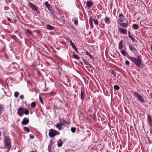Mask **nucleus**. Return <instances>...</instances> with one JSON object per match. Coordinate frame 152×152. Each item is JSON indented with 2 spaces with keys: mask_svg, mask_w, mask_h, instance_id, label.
Returning a JSON list of instances; mask_svg holds the SVG:
<instances>
[{
  "mask_svg": "<svg viewBox=\"0 0 152 152\" xmlns=\"http://www.w3.org/2000/svg\"><path fill=\"white\" fill-rule=\"evenodd\" d=\"M128 36L131 39L132 41L134 42H136L137 41L135 39L132 37L130 35V32L129 31L128 32Z\"/></svg>",
  "mask_w": 152,
  "mask_h": 152,
  "instance_id": "nucleus-17",
  "label": "nucleus"
},
{
  "mask_svg": "<svg viewBox=\"0 0 152 152\" xmlns=\"http://www.w3.org/2000/svg\"><path fill=\"white\" fill-rule=\"evenodd\" d=\"M69 41L70 42V44L72 46V48L73 49H75V48L76 47L74 45V43L72 42V41L71 40H69Z\"/></svg>",
  "mask_w": 152,
  "mask_h": 152,
  "instance_id": "nucleus-26",
  "label": "nucleus"
},
{
  "mask_svg": "<svg viewBox=\"0 0 152 152\" xmlns=\"http://www.w3.org/2000/svg\"><path fill=\"white\" fill-rule=\"evenodd\" d=\"M52 143H50L48 145V150H49V151H50V150H51V147H52Z\"/></svg>",
  "mask_w": 152,
  "mask_h": 152,
  "instance_id": "nucleus-35",
  "label": "nucleus"
},
{
  "mask_svg": "<svg viewBox=\"0 0 152 152\" xmlns=\"http://www.w3.org/2000/svg\"><path fill=\"white\" fill-rule=\"evenodd\" d=\"M89 23L91 28H93L94 27L93 24L92 22V19L91 17H90V19L89 20Z\"/></svg>",
  "mask_w": 152,
  "mask_h": 152,
  "instance_id": "nucleus-19",
  "label": "nucleus"
},
{
  "mask_svg": "<svg viewBox=\"0 0 152 152\" xmlns=\"http://www.w3.org/2000/svg\"><path fill=\"white\" fill-rule=\"evenodd\" d=\"M111 73L115 77L116 76V72L113 71H112Z\"/></svg>",
  "mask_w": 152,
  "mask_h": 152,
  "instance_id": "nucleus-44",
  "label": "nucleus"
},
{
  "mask_svg": "<svg viewBox=\"0 0 152 152\" xmlns=\"http://www.w3.org/2000/svg\"><path fill=\"white\" fill-rule=\"evenodd\" d=\"M23 129L24 131L27 132L28 133L29 132H30L29 129L27 127H24Z\"/></svg>",
  "mask_w": 152,
  "mask_h": 152,
  "instance_id": "nucleus-29",
  "label": "nucleus"
},
{
  "mask_svg": "<svg viewBox=\"0 0 152 152\" xmlns=\"http://www.w3.org/2000/svg\"><path fill=\"white\" fill-rule=\"evenodd\" d=\"M85 53H86V54L87 56H89L92 59H94V58H93V56H92L90 53L88 52V51H86L85 52Z\"/></svg>",
  "mask_w": 152,
  "mask_h": 152,
  "instance_id": "nucleus-30",
  "label": "nucleus"
},
{
  "mask_svg": "<svg viewBox=\"0 0 152 152\" xmlns=\"http://www.w3.org/2000/svg\"><path fill=\"white\" fill-rule=\"evenodd\" d=\"M46 28L50 30H53L54 28L50 24H47L46 26Z\"/></svg>",
  "mask_w": 152,
  "mask_h": 152,
  "instance_id": "nucleus-15",
  "label": "nucleus"
},
{
  "mask_svg": "<svg viewBox=\"0 0 152 152\" xmlns=\"http://www.w3.org/2000/svg\"><path fill=\"white\" fill-rule=\"evenodd\" d=\"M123 43V40H121L120 41V42H119V45H118V48L120 50L122 49L123 48V45L122 44Z\"/></svg>",
  "mask_w": 152,
  "mask_h": 152,
  "instance_id": "nucleus-20",
  "label": "nucleus"
},
{
  "mask_svg": "<svg viewBox=\"0 0 152 152\" xmlns=\"http://www.w3.org/2000/svg\"><path fill=\"white\" fill-rule=\"evenodd\" d=\"M105 23L107 24H109L111 23V20L108 17H105L104 19Z\"/></svg>",
  "mask_w": 152,
  "mask_h": 152,
  "instance_id": "nucleus-14",
  "label": "nucleus"
},
{
  "mask_svg": "<svg viewBox=\"0 0 152 152\" xmlns=\"http://www.w3.org/2000/svg\"><path fill=\"white\" fill-rule=\"evenodd\" d=\"M61 124H57L56 125V127L59 130H61L62 129V126H61Z\"/></svg>",
  "mask_w": 152,
  "mask_h": 152,
  "instance_id": "nucleus-23",
  "label": "nucleus"
},
{
  "mask_svg": "<svg viewBox=\"0 0 152 152\" xmlns=\"http://www.w3.org/2000/svg\"><path fill=\"white\" fill-rule=\"evenodd\" d=\"M4 146L5 148H7L8 151L10 150L11 147V140L9 136H5L4 139Z\"/></svg>",
  "mask_w": 152,
  "mask_h": 152,
  "instance_id": "nucleus-2",
  "label": "nucleus"
},
{
  "mask_svg": "<svg viewBox=\"0 0 152 152\" xmlns=\"http://www.w3.org/2000/svg\"><path fill=\"white\" fill-rule=\"evenodd\" d=\"M132 27L135 30H137L138 29L139 26L137 24H134L132 26Z\"/></svg>",
  "mask_w": 152,
  "mask_h": 152,
  "instance_id": "nucleus-24",
  "label": "nucleus"
},
{
  "mask_svg": "<svg viewBox=\"0 0 152 152\" xmlns=\"http://www.w3.org/2000/svg\"><path fill=\"white\" fill-rule=\"evenodd\" d=\"M1 82V83H1V82Z\"/></svg>",
  "mask_w": 152,
  "mask_h": 152,
  "instance_id": "nucleus-56",
  "label": "nucleus"
},
{
  "mask_svg": "<svg viewBox=\"0 0 152 152\" xmlns=\"http://www.w3.org/2000/svg\"><path fill=\"white\" fill-rule=\"evenodd\" d=\"M5 111L4 107L3 104H0V116L3 112Z\"/></svg>",
  "mask_w": 152,
  "mask_h": 152,
  "instance_id": "nucleus-12",
  "label": "nucleus"
},
{
  "mask_svg": "<svg viewBox=\"0 0 152 152\" xmlns=\"http://www.w3.org/2000/svg\"><path fill=\"white\" fill-rule=\"evenodd\" d=\"M31 152H37V150H34L31 151Z\"/></svg>",
  "mask_w": 152,
  "mask_h": 152,
  "instance_id": "nucleus-52",
  "label": "nucleus"
},
{
  "mask_svg": "<svg viewBox=\"0 0 152 152\" xmlns=\"http://www.w3.org/2000/svg\"><path fill=\"white\" fill-rule=\"evenodd\" d=\"M24 108L22 107H19L17 113L19 116L22 117L24 114Z\"/></svg>",
  "mask_w": 152,
  "mask_h": 152,
  "instance_id": "nucleus-6",
  "label": "nucleus"
},
{
  "mask_svg": "<svg viewBox=\"0 0 152 152\" xmlns=\"http://www.w3.org/2000/svg\"><path fill=\"white\" fill-rule=\"evenodd\" d=\"M114 88L116 90H119L120 89L119 86L117 85H115L114 86Z\"/></svg>",
  "mask_w": 152,
  "mask_h": 152,
  "instance_id": "nucleus-32",
  "label": "nucleus"
},
{
  "mask_svg": "<svg viewBox=\"0 0 152 152\" xmlns=\"http://www.w3.org/2000/svg\"><path fill=\"white\" fill-rule=\"evenodd\" d=\"M60 123L61 125H68L69 122L64 120V119H61L60 120Z\"/></svg>",
  "mask_w": 152,
  "mask_h": 152,
  "instance_id": "nucleus-8",
  "label": "nucleus"
},
{
  "mask_svg": "<svg viewBox=\"0 0 152 152\" xmlns=\"http://www.w3.org/2000/svg\"><path fill=\"white\" fill-rule=\"evenodd\" d=\"M74 49L75 50V51L76 52H77V50L76 47L75 48V49Z\"/></svg>",
  "mask_w": 152,
  "mask_h": 152,
  "instance_id": "nucleus-53",
  "label": "nucleus"
},
{
  "mask_svg": "<svg viewBox=\"0 0 152 152\" xmlns=\"http://www.w3.org/2000/svg\"><path fill=\"white\" fill-rule=\"evenodd\" d=\"M7 19L8 21H11V19L9 18H7Z\"/></svg>",
  "mask_w": 152,
  "mask_h": 152,
  "instance_id": "nucleus-50",
  "label": "nucleus"
},
{
  "mask_svg": "<svg viewBox=\"0 0 152 152\" xmlns=\"http://www.w3.org/2000/svg\"><path fill=\"white\" fill-rule=\"evenodd\" d=\"M85 89L83 88H81V99L82 100H83L85 97Z\"/></svg>",
  "mask_w": 152,
  "mask_h": 152,
  "instance_id": "nucleus-10",
  "label": "nucleus"
},
{
  "mask_svg": "<svg viewBox=\"0 0 152 152\" xmlns=\"http://www.w3.org/2000/svg\"><path fill=\"white\" fill-rule=\"evenodd\" d=\"M121 54L124 56H126V53L125 51L123 50H121Z\"/></svg>",
  "mask_w": 152,
  "mask_h": 152,
  "instance_id": "nucleus-38",
  "label": "nucleus"
},
{
  "mask_svg": "<svg viewBox=\"0 0 152 152\" xmlns=\"http://www.w3.org/2000/svg\"><path fill=\"white\" fill-rule=\"evenodd\" d=\"M123 16V14H120L119 15V17H122V16Z\"/></svg>",
  "mask_w": 152,
  "mask_h": 152,
  "instance_id": "nucleus-51",
  "label": "nucleus"
},
{
  "mask_svg": "<svg viewBox=\"0 0 152 152\" xmlns=\"http://www.w3.org/2000/svg\"><path fill=\"white\" fill-rule=\"evenodd\" d=\"M134 95L137 99L140 102L144 103L145 101L143 97L138 93L136 92H134L133 93Z\"/></svg>",
  "mask_w": 152,
  "mask_h": 152,
  "instance_id": "nucleus-3",
  "label": "nucleus"
},
{
  "mask_svg": "<svg viewBox=\"0 0 152 152\" xmlns=\"http://www.w3.org/2000/svg\"><path fill=\"white\" fill-rule=\"evenodd\" d=\"M151 50H152V45H151Z\"/></svg>",
  "mask_w": 152,
  "mask_h": 152,
  "instance_id": "nucleus-55",
  "label": "nucleus"
},
{
  "mask_svg": "<svg viewBox=\"0 0 152 152\" xmlns=\"http://www.w3.org/2000/svg\"><path fill=\"white\" fill-rule=\"evenodd\" d=\"M36 103L35 102H33L31 104V106L33 108H34L36 106Z\"/></svg>",
  "mask_w": 152,
  "mask_h": 152,
  "instance_id": "nucleus-33",
  "label": "nucleus"
},
{
  "mask_svg": "<svg viewBox=\"0 0 152 152\" xmlns=\"http://www.w3.org/2000/svg\"><path fill=\"white\" fill-rule=\"evenodd\" d=\"M60 133L59 132L57 131L52 129H51L50 130L49 132V135L50 137H53L57 135H58Z\"/></svg>",
  "mask_w": 152,
  "mask_h": 152,
  "instance_id": "nucleus-4",
  "label": "nucleus"
},
{
  "mask_svg": "<svg viewBox=\"0 0 152 152\" xmlns=\"http://www.w3.org/2000/svg\"><path fill=\"white\" fill-rule=\"evenodd\" d=\"M47 8L48 10L50 12L52 13V12L51 11L52 7H51L50 5L47 7Z\"/></svg>",
  "mask_w": 152,
  "mask_h": 152,
  "instance_id": "nucleus-42",
  "label": "nucleus"
},
{
  "mask_svg": "<svg viewBox=\"0 0 152 152\" xmlns=\"http://www.w3.org/2000/svg\"><path fill=\"white\" fill-rule=\"evenodd\" d=\"M82 60L86 65H89L90 64L89 63L86 61L85 59L83 58L82 59Z\"/></svg>",
  "mask_w": 152,
  "mask_h": 152,
  "instance_id": "nucleus-28",
  "label": "nucleus"
},
{
  "mask_svg": "<svg viewBox=\"0 0 152 152\" xmlns=\"http://www.w3.org/2000/svg\"><path fill=\"white\" fill-rule=\"evenodd\" d=\"M151 99H152V97H151Z\"/></svg>",
  "mask_w": 152,
  "mask_h": 152,
  "instance_id": "nucleus-57",
  "label": "nucleus"
},
{
  "mask_svg": "<svg viewBox=\"0 0 152 152\" xmlns=\"http://www.w3.org/2000/svg\"><path fill=\"white\" fill-rule=\"evenodd\" d=\"M19 95V93L18 92L16 91L15 93L14 96L15 97L17 98L18 97Z\"/></svg>",
  "mask_w": 152,
  "mask_h": 152,
  "instance_id": "nucleus-39",
  "label": "nucleus"
},
{
  "mask_svg": "<svg viewBox=\"0 0 152 152\" xmlns=\"http://www.w3.org/2000/svg\"><path fill=\"white\" fill-rule=\"evenodd\" d=\"M119 31L121 33L123 34L127 35V30L126 29H125L122 28H119Z\"/></svg>",
  "mask_w": 152,
  "mask_h": 152,
  "instance_id": "nucleus-11",
  "label": "nucleus"
},
{
  "mask_svg": "<svg viewBox=\"0 0 152 152\" xmlns=\"http://www.w3.org/2000/svg\"><path fill=\"white\" fill-rule=\"evenodd\" d=\"M63 142L62 140L61 139H59L58 141V147H60L62 145Z\"/></svg>",
  "mask_w": 152,
  "mask_h": 152,
  "instance_id": "nucleus-22",
  "label": "nucleus"
},
{
  "mask_svg": "<svg viewBox=\"0 0 152 152\" xmlns=\"http://www.w3.org/2000/svg\"><path fill=\"white\" fill-rule=\"evenodd\" d=\"M2 133L1 132H0V137Z\"/></svg>",
  "mask_w": 152,
  "mask_h": 152,
  "instance_id": "nucleus-54",
  "label": "nucleus"
},
{
  "mask_svg": "<svg viewBox=\"0 0 152 152\" xmlns=\"http://www.w3.org/2000/svg\"><path fill=\"white\" fill-rule=\"evenodd\" d=\"M120 25L123 28H126L128 26V23H121Z\"/></svg>",
  "mask_w": 152,
  "mask_h": 152,
  "instance_id": "nucleus-21",
  "label": "nucleus"
},
{
  "mask_svg": "<svg viewBox=\"0 0 152 152\" xmlns=\"http://www.w3.org/2000/svg\"><path fill=\"white\" fill-rule=\"evenodd\" d=\"M129 47L130 50L132 51H136V49L135 48L134 45H129Z\"/></svg>",
  "mask_w": 152,
  "mask_h": 152,
  "instance_id": "nucleus-18",
  "label": "nucleus"
},
{
  "mask_svg": "<svg viewBox=\"0 0 152 152\" xmlns=\"http://www.w3.org/2000/svg\"><path fill=\"white\" fill-rule=\"evenodd\" d=\"M119 21L121 22H124L123 19L122 18H120L119 20Z\"/></svg>",
  "mask_w": 152,
  "mask_h": 152,
  "instance_id": "nucleus-49",
  "label": "nucleus"
},
{
  "mask_svg": "<svg viewBox=\"0 0 152 152\" xmlns=\"http://www.w3.org/2000/svg\"><path fill=\"white\" fill-rule=\"evenodd\" d=\"M92 20L94 21V23L95 25H98V22L97 21V19H94Z\"/></svg>",
  "mask_w": 152,
  "mask_h": 152,
  "instance_id": "nucleus-40",
  "label": "nucleus"
},
{
  "mask_svg": "<svg viewBox=\"0 0 152 152\" xmlns=\"http://www.w3.org/2000/svg\"><path fill=\"white\" fill-rule=\"evenodd\" d=\"M5 46V43L4 42L1 40H0V47H1L2 46L4 47Z\"/></svg>",
  "mask_w": 152,
  "mask_h": 152,
  "instance_id": "nucleus-27",
  "label": "nucleus"
},
{
  "mask_svg": "<svg viewBox=\"0 0 152 152\" xmlns=\"http://www.w3.org/2000/svg\"><path fill=\"white\" fill-rule=\"evenodd\" d=\"M30 138L31 139H33L34 138V136L33 135L30 134Z\"/></svg>",
  "mask_w": 152,
  "mask_h": 152,
  "instance_id": "nucleus-46",
  "label": "nucleus"
},
{
  "mask_svg": "<svg viewBox=\"0 0 152 152\" xmlns=\"http://www.w3.org/2000/svg\"><path fill=\"white\" fill-rule=\"evenodd\" d=\"M23 113H24V114H25L26 115H28L29 114V111L28 110L26 109L25 110L24 112H23Z\"/></svg>",
  "mask_w": 152,
  "mask_h": 152,
  "instance_id": "nucleus-34",
  "label": "nucleus"
},
{
  "mask_svg": "<svg viewBox=\"0 0 152 152\" xmlns=\"http://www.w3.org/2000/svg\"><path fill=\"white\" fill-rule=\"evenodd\" d=\"M44 5H45L46 7L49 6L50 5L47 1H45L44 3Z\"/></svg>",
  "mask_w": 152,
  "mask_h": 152,
  "instance_id": "nucleus-36",
  "label": "nucleus"
},
{
  "mask_svg": "<svg viewBox=\"0 0 152 152\" xmlns=\"http://www.w3.org/2000/svg\"><path fill=\"white\" fill-rule=\"evenodd\" d=\"M72 21L74 25L77 26L78 25V20L77 18H75L72 19Z\"/></svg>",
  "mask_w": 152,
  "mask_h": 152,
  "instance_id": "nucleus-16",
  "label": "nucleus"
},
{
  "mask_svg": "<svg viewBox=\"0 0 152 152\" xmlns=\"http://www.w3.org/2000/svg\"><path fill=\"white\" fill-rule=\"evenodd\" d=\"M93 120L94 121H95L96 120V113H93Z\"/></svg>",
  "mask_w": 152,
  "mask_h": 152,
  "instance_id": "nucleus-43",
  "label": "nucleus"
},
{
  "mask_svg": "<svg viewBox=\"0 0 152 152\" xmlns=\"http://www.w3.org/2000/svg\"><path fill=\"white\" fill-rule=\"evenodd\" d=\"M128 58L138 67H140L141 66L142 59L140 56H138L137 58L130 56H129Z\"/></svg>",
  "mask_w": 152,
  "mask_h": 152,
  "instance_id": "nucleus-1",
  "label": "nucleus"
},
{
  "mask_svg": "<svg viewBox=\"0 0 152 152\" xmlns=\"http://www.w3.org/2000/svg\"><path fill=\"white\" fill-rule=\"evenodd\" d=\"M76 128L75 127H72L71 128V132L72 133H75L76 131Z\"/></svg>",
  "mask_w": 152,
  "mask_h": 152,
  "instance_id": "nucleus-37",
  "label": "nucleus"
},
{
  "mask_svg": "<svg viewBox=\"0 0 152 152\" xmlns=\"http://www.w3.org/2000/svg\"><path fill=\"white\" fill-rule=\"evenodd\" d=\"M72 56L73 58L77 60H78L80 59V57H78V56L76 54H73Z\"/></svg>",
  "mask_w": 152,
  "mask_h": 152,
  "instance_id": "nucleus-25",
  "label": "nucleus"
},
{
  "mask_svg": "<svg viewBox=\"0 0 152 152\" xmlns=\"http://www.w3.org/2000/svg\"><path fill=\"white\" fill-rule=\"evenodd\" d=\"M148 123L150 127L152 128V118L150 114L147 116Z\"/></svg>",
  "mask_w": 152,
  "mask_h": 152,
  "instance_id": "nucleus-7",
  "label": "nucleus"
},
{
  "mask_svg": "<svg viewBox=\"0 0 152 152\" xmlns=\"http://www.w3.org/2000/svg\"><path fill=\"white\" fill-rule=\"evenodd\" d=\"M20 98L21 99H23L24 98V96L23 95H21L20 96Z\"/></svg>",
  "mask_w": 152,
  "mask_h": 152,
  "instance_id": "nucleus-47",
  "label": "nucleus"
},
{
  "mask_svg": "<svg viewBox=\"0 0 152 152\" xmlns=\"http://www.w3.org/2000/svg\"><path fill=\"white\" fill-rule=\"evenodd\" d=\"M125 64L126 65H129L130 64L129 62L127 60L125 61Z\"/></svg>",
  "mask_w": 152,
  "mask_h": 152,
  "instance_id": "nucleus-45",
  "label": "nucleus"
},
{
  "mask_svg": "<svg viewBox=\"0 0 152 152\" xmlns=\"http://www.w3.org/2000/svg\"><path fill=\"white\" fill-rule=\"evenodd\" d=\"M11 37L12 38L14 39H16V37L15 36V35L12 36Z\"/></svg>",
  "mask_w": 152,
  "mask_h": 152,
  "instance_id": "nucleus-48",
  "label": "nucleus"
},
{
  "mask_svg": "<svg viewBox=\"0 0 152 152\" xmlns=\"http://www.w3.org/2000/svg\"><path fill=\"white\" fill-rule=\"evenodd\" d=\"M29 122V119L27 118H25L23 119L21 123L23 125H26Z\"/></svg>",
  "mask_w": 152,
  "mask_h": 152,
  "instance_id": "nucleus-9",
  "label": "nucleus"
},
{
  "mask_svg": "<svg viewBox=\"0 0 152 152\" xmlns=\"http://www.w3.org/2000/svg\"><path fill=\"white\" fill-rule=\"evenodd\" d=\"M26 31L27 33L28 34L30 35H31L32 34V32L26 29Z\"/></svg>",
  "mask_w": 152,
  "mask_h": 152,
  "instance_id": "nucleus-31",
  "label": "nucleus"
},
{
  "mask_svg": "<svg viewBox=\"0 0 152 152\" xmlns=\"http://www.w3.org/2000/svg\"><path fill=\"white\" fill-rule=\"evenodd\" d=\"M29 7L31 8L32 10H34L37 13V14H39L40 13V11L38 10L37 7V6L31 3L30 2H29Z\"/></svg>",
  "mask_w": 152,
  "mask_h": 152,
  "instance_id": "nucleus-5",
  "label": "nucleus"
},
{
  "mask_svg": "<svg viewBox=\"0 0 152 152\" xmlns=\"http://www.w3.org/2000/svg\"><path fill=\"white\" fill-rule=\"evenodd\" d=\"M39 99L40 101L41 102L42 104H44V103L43 102V100H42V96H39Z\"/></svg>",
  "mask_w": 152,
  "mask_h": 152,
  "instance_id": "nucleus-41",
  "label": "nucleus"
},
{
  "mask_svg": "<svg viewBox=\"0 0 152 152\" xmlns=\"http://www.w3.org/2000/svg\"><path fill=\"white\" fill-rule=\"evenodd\" d=\"M86 5L88 8H90L93 5V4L92 1H87L86 2Z\"/></svg>",
  "mask_w": 152,
  "mask_h": 152,
  "instance_id": "nucleus-13",
  "label": "nucleus"
}]
</instances>
